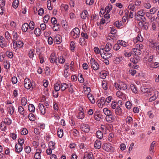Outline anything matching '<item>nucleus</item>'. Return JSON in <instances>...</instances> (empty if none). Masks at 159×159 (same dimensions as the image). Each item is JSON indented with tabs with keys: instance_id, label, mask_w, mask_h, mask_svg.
<instances>
[{
	"instance_id": "f8f14e48",
	"label": "nucleus",
	"mask_w": 159,
	"mask_h": 159,
	"mask_svg": "<svg viewBox=\"0 0 159 159\" xmlns=\"http://www.w3.org/2000/svg\"><path fill=\"white\" fill-rule=\"evenodd\" d=\"M38 107L41 113L43 115L45 114L46 112L45 107L43 104L39 103Z\"/></svg>"
},
{
	"instance_id": "603ef678",
	"label": "nucleus",
	"mask_w": 159,
	"mask_h": 159,
	"mask_svg": "<svg viewBox=\"0 0 159 159\" xmlns=\"http://www.w3.org/2000/svg\"><path fill=\"white\" fill-rule=\"evenodd\" d=\"M19 2L18 0H14L12 3L13 7L15 8H17L18 6Z\"/></svg>"
},
{
	"instance_id": "680f3d73",
	"label": "nucleus",
	"mask_w": 159,
	"mask_h": 159,
	"mask_svg": "<svg viewBox=\"0 0 159 159\" xmlns=\"http://www.w3.org/2000/svg\"><path fill=\"white\" fill-rule=\"evenodd\" d=\"M49 19V16L48 15H46L44 17L43 20L44 23H47Z\"/></svg>"
},
{
	"instance_id": "052dcab7",
	"label": "nucleus",
	"mask_w": 159,
	"mask_h": 159,
	"mask_svg": "<svg viewBox=\"0 0 159 159\" xmlns=\"http://www.w3.org/2000/svg\"><path fill=\"white\" fill-rule=\"evenodd\" d=\"M6 55L9 58H12L13 57V53L11 52L7 51L6 52Z\"/></svg>"
},
{
	"instance_id": "0e129e2a",
	"label": "nucleus",
	"mask_w": 159,
	"mask_h": 159,
	"mask_svg": "<svg viewBox=\"0 0 159 159\" xmlns=\"http://www.w3.org/2000/svg\"><path fill=\"white\" fill-rule=\"evenodd\" d=\"M25 151L26 153H29L31 152V148L29 146H27L25 147Z\"/></svg>"
},
{
	"instance_id": "bf43d9fd",
	"label": "nucleus",
	"mask_w": 159,
	"mask_h": 159,
	"mask_svg": "<svg viewBox=\"0 0 159 159\" xmlns=\"http://www.w3.org/2000/svg\"><path fill=\"white\" fill-rule=\"evenodd\" d=\"M4 67L7 69H8L10 68V64L9 62L4 61L3 62Z\"/></svg>"
},
{
	"instance_id": "4c0bfd02",
	"label": "nucleus",
	"mask_w": 159,
	"mask_h": 159,
	"mask_svg": "<svg viewBox=\"0 0 159 159\" xmlns=\"http://www.w3.org/2000/svg\"><path fill=\"white\" fill-rule=\"evenodd\" d=\"M107 83L106 80H103L102 82V88L105 90H107L108 89L107 85Z\"/></svg>"
},
{
	"instance_id": "6e6552de",
	"label": "nucleus",
	"mask_w": 159,
	"mask_h": 159,
	"mask_svg": "<svg viewBox=\"0 0 159 159\" xmlns=\"http://www.w3.org/2000/svg\"><path fill=\"white\" fill-rule=\"evenodd\" d=\"M150 46L152 49L156 50H159V43L152 41L149 44Z\"/></svg>"
},
{
	"instance_id": "b1692460",
	"label": "nucleus",
	"mask_w": 159,
	"mask_h": 159,
	"mask_svg": "<svg viewBox=\"0 0 159 159\" xmlns=\"http://www.w3.org/2000/svg\"><path fill=\"white\" fill-rule=\"evenodd\" d=\"M135 19L136 20L143 21V22H145L146 21L145 17H141L137 15H135Z\"/></svg>"
},
{
	"instance_id": "9d476101",
	"label": "nucleus",
	"mask_w": 159,
	"mask_h": 159,
	"mask_svg": "<svg viewBox=\"0 0 159 159\" xmlns=\"http://www.w3.org/2000/svg\"><path fill=\"white\" fill-rule=\"evenodd\" d=\"M95 119L97 121H100L102 118V115L98 111H96L94 113Z\"/></svg>"
},
{
	"instance_id": "72a5a7b5",
	"label": "nucleus",
	"mask_w": 159,
	"mask_h": 159,
	"mask_svg": "<svg viewBox=\"0 0 159 159\" xmlns=\"http://www.w3.org/2000/svg\"><path fill=\"white\" fill-rule=\"evenodd\" d=\"M28 109L30 112H33L34 111L35 108L33 104H30L28 106Z\"/></svg>"
},
{
	"instance_id": "1a4fd4ad",
	"label": "nucleus",
	"mask_w": 159,
	"mask_h": 159,
	"mask_svg": "<svg viewBox=\"0 0 159 159\" xmlns=\"http://www.w3.org/2000/svg\"><path fill=\"white\" fill-rule=\"evenodd\" d=\"M81 129L83 131L88 133L89 131V125L86 124H83L80 127Z\"/></svg>"
},
{
	"instance_id": "4d7b16f0",
	"label": "nucleus",
	"mask_w": 159,
	"mask_h": 159,
	"mask_svg": "<svg viewBox=\"0 0 159 159\" xmlns=\"http://www.w3.org/2000/svg\"><path fill=\"white\" fill-rule=\"evenodd\" d=\"M78 76H79V77L78 78V80L79 82L80 83H83L84 82V80L83 78L82 75L80 73L78 75Z\"/></svg>"
},
{
	"instance_id": "bb28decb",
	"label": "nucleus",
	"mask_w": 159,
	"mask_h": 159,
	"mask_svg": "<svg viewBox=\"0 0 159 159\" xmlns=\"http://www.w3.org/2000/svg\"><path fill=\"white\" fill-rule=\"evenodd\" d=\"M122 110L119 106H117L115 109V113L116 115H120L122 114Z\"/></svg>"
},
{
	"instance_id": "c9c22d12",
	"label": "nucleus",
	"mask_w": 159,
	"mask_h": 159,
	"mask_svg": "<svg viewBox=\"0 0 159 159\" xmlns=\"http://www.w3.org/2000/svg\"><path fill=\"white\" fill-rule=\"evenodd\" d=\"M63 134V130L62 129H58L57 132V135L58 136L61 138L62 137Z\"/></svg>"
},
{
	"instance_id": "79ce46f5",
	"label": "nucleus",
	"mask_w": 159,
	"mask_h": 159,
	"mask_svg": "<svg viewBox=\"0 0 159 159\" xmlns=\"http://www.w3.org/2000/svg\"><path fill=\"white\" fill-rule=\"evenodd\" d=\"M55 143L53 141H50L48 144V147L51 148L52 149L54 150L55 148Z\"/></svg>"
},
{
	"instance_id": "c756f323",
	"label": "nucleus",
	"mask_w": 159,
	"mask_h": 159,
	"mask_svg": "<svg viewBox=\"0 0 159 159\" xmlns=\"http://www.w3.org/2000/svg\"><path fill=\"white\" fill-rule=\"evenodd\" d=\"M34 33L37 36H39L41 34V31L39 28H36L34 30Z\"/></svg>"
},
{
	"instance_id": "423d86ee",
	"label": "nucleus",
	"mask_w": 159,
	"mask_h": 159,
	"mask_svg": "<svg viewBox=\"0 0 159 159\" xmlns=\"http://www.w3.org/2000/svg\"><path fill=\"white\" fill-rule=\"evenodd\" d=\"M154 89L153 88H151L149 89L145 87H143L141 88V90L143 92L146 93L148 95H151V93L154 90Z\"/></svg>"
},
{
	"instance_id": "473e14b6",
	"label": "nucleus",
	"mask_w": 159,
	"mask_h": 159,
	"mask_svg": "<svg viewBox=\"0 0 159 159\" xmlns=\"http://www.w3.org/2000/svg\"><path fill=\"white\" fill-rule=\"evenodd\" d=\"M7 125L3 121H2L0 125V128L2 131H4L7 129Z\"/></svg>"
},
{
	"instance_id": "e433bc0d",
	"label": "nucleus",
	"mask_w": 159,
	"mask_h": 159,
	"mask_svg": "<svg viewBox=\"0 0 159 159\" xmlns=\"http://www.w3.org/2000/svg\"><path fill=\"white\" fill-rule=\"evenodd\" d=\"M88 12L86 10H84L81 14V17L83 19H84L87 16Z\"/></svg>"
},
{
	"instance_id": "37998d69",
	"label": "nucleus",
	"mask_w": 159,
	"mask_h": 159,
	"mask_svg": "<svg viewBox=\"0 0 159 159\" xmlns=\"http://www.w3.org/2000/svg\"><path fill=\"white\" fill-rule=\"evenodd\" d=\"M54 89L55 91H58L61 89L60 84L58 82L54 84Z\"/></svg>"
},
{
	"instance_id": "de8ad7c7",
	"label": "nucleus",
	"mask_w": 159,
	"mask_h": 159,
	"mask_svg": "<svg viewBox=\"0 0 159 159\" xmlns=\"http://www.w3.org/2000/svg\"><path fill=\"white\" fill-rule=\"evenodd\" d=\"M60 27V25L59 24H56V25H53L52 29L54 31H58Z\"/></svg>"
},
{
	"instance_id": "864d4df0",
	"label": "nucleus",
	"mask_w": 159,
	"mask_h": 159,
	"mask_svg": "<svg viewBox=\"0 0 159 159\" xmlns=\"http://www.w3.org/2000/svg\"><path fill=\"white\" fill-rule=\"evenodd\" d=\"M122 59V58L121 57H116L115 58L114 60V62L116 64H118L121 60Z\"/></svg>"
},
{
	"instance_id": "a18cd8bd",
	"label": "nucleus",
	"mask_w": 159,
	"mask_h": 159,
	"mask_svg": "<svg viewBox=\"0 0 159 159\" xmlns=\"http://www.w3.org/2000/svg\"><path fill=\"white\" fill-rule=\"evenodd\" d=\"M18 111L19 113L21 115H22L23 116H24V109L21 106L19 107L18 108Z\"/></svg>"
},
{
	"instance_id": "09e8293b",
	"label": "nucleus",
	"mask_w": 159,
	"mask_h": 159,
	"mask_svg": "<svg viewBox=\"0 0 159 159\" xmlns=\"http://www.w3.org/2000/svg\"><path fill=\"white\" fill-rule=\"evenodd\" d=\"M28 117L29 120L31 121H34L35 120V118L34 114L30 113Z\"/></svg>"
},
{
	"instance_id": "e2e57ef3",
	"label": "nucleus",
	"mask_w": 159,
	"mask_h": 159,
	"mask_svg": "<svg viewBox=\"0 0 159 159\" xmlns=\"http://www.w3.org/2000/svg\"><path fill=\"white\" fill-rule=\"evenodd\" d=\"M70 49L72 51H74L75 48V43L73 41H71L70 43Z\"/></svg>"
},
{
	"instance_id": "49530a36",
	"label": "nucleus",
	"mask_w": 159,
	"mask_h": 159,
	"mask_svg": "<svg viewBox=\"0 0 159 159\" xmlns=\"http://www.w3.org/2000/svg\"><path fill=\"white\" fill-rule=\"evenodd\" d=\"M12 35L13 38V41L14 43H15V42H16V40L17 39L18 35L17 34V33L13 32L12 33Z\"/></svg>"
},
{
	"instance_id": "a211bd4d",
	"label": "nucleus",
	"mask_w": 159,
	"mask_h": 159,
	"mask_svg": "<svg viewBox=\"0 0 159 159\" xmlns=\"http://www.w3.org/2000/svg\"><path fill=\"white\" fill-rule=\"evenodd\" d=\"M101 142L99 140H97L95 142L94 147L97 149H99L101 147Z\"/></svg>"
},
{
	"instance_id": "13d9d810",
	"label": "nucleus",
	"mask_w": 159,
	"mask_h": 159,
	"mask_svg": "<svg viewBox=\"0 0 159 159\" xmlns=\"http://www.w3.org/2000/svg\"><path fill=\"white\" fill-rule=\"evenodd\" d=\"M28 25H29V28L31 30H33L34 29V23L33 21H30L29 24H28Z\"/></svg>"
},
{
	"instance_id": "4468645a",
	"label": "nucleus",
	"mask_w": 159,
	"mask_h": 159,
	"mask_svg": "<svg viewBox=\"0 0 159 159\" xmlns=\"http://www.w3.org/2000/svg\"><path fill=\"white\" fill-rule=\"evenodd\" d=\"M158 93H159L158 91H155L154 92L153 95L149 98V101L151 102L155 100L158 96Z\"/></svg>"
},
{
	"instance_id": "3c124183",
	"label": "nucleus",
	"mask_w": 159,
	"mask_h": 159,
	"mask_svg": "<svg viewBox=\"0 0 159 159\" xmlns=\"http://www.w3.org/2000/svg\"><path fill=\"white\" fill-rule=\"evenodd\" d=\"M16 45L19 48H20L23 46V43L20 41H16Z\"/></svg>"
},
{
	"instance_id": "7ed1b4c3",
	"label": "nucleus",
	"mask_w": 159,
	"mask_h": 159,
	"mask_svg": "<svg viewBox=\"0 0 159 159\" xmlns=\"http://www.w3.org/2000/svg\"><path fill=\"white\" fill-rule=\"evenodd\" d=\"M102 148L106 152L112 153L115 151V148L113 145L111 143H105L102 145Z\"/></svg>"
},
{
	"instance_id": "39448f33",
	"label": "nucleus",
	"mask_w": 159,
	"mask_h": 159,
	"mask_svg": "<svg viewBox=\"0 0 159 159\" xmlns=\"http://www.w3.org/2000/svg\"><path fill=\"white\" fill-rule=\"evenodd\" d=\"M24 86L27 89H30L31 88L33 89V84L28 78H26L24 80Z\"/></svg>"
},
{
	"instance_id": "f704fd0d",
	"label": "nucleus",
	"mask_w": 159,
	"mask_h": 159,
	"mask_svg": "<svg viewBox=\"0 0 159 159\" xmlns=\"http://www.w3.org/2000/svg\"><path fill=\"white\" fill-rule=\"evenodd\" d=\"M100 74L101 78L102 79H105L108 73L107 71H104L101 72Z\"/></svg>"
},
{
	"instance_id": "6e6d98bb",
	"label": "nucleus",
	"mask_w": 159,
	"mask_h": 159,
	"mask_svg": "<svg viewBox=\"0 0 159 159\" xmlns=\"http://www.w3.org/2000/svg\"><path fill=\"white\" fill-rule=\"evenodd\" d=\"M9 45V44L7 42L4 41L2 42H1L0 46L1 48H3L4 47H7Z\"/></svg>"
},
{
	"instance_id": "f3484780",
	"label": "nucleus",
	"mask_w": 159,
	"mask_h": 159,
	"mask_svg": "<svg viewBox=\"0 0 159 159\" xmlns=\"http://www.w3.org/2000/svg\"><path fill=\"white\" fill-rule=\"evenodd\" d=\"M131 52L133 54L136 55L137 56L140 55L141 51L138 48H134L132 49Z\"/></svg>"
},
{
	"instance_id": "f257e3e1",
	"label": "nucleus",
	"mask_w": 159,
	"mask_h": 159,
	"mask_svg": "<svg viewBox=\"0 0 159 159\" xmlns=\"http://www.w3.org/2000/svg\"><path fill=\"white\" fill-rule=\"evenodd\" d=\"M105 114L107 116L105 118L106 120L108 122H110L115 119V116L112 115V112L107 108H104L103 110Z\"/></svg>"
},
{
	"instance_id": "ddd939ff",
	"label": "nucleus",
	"mask_w": 159,
	"mask_h": 159,
	"mask_svg": "<svg viewBox=\"0 0 159 159\" xmlns=\"http://www.w3.org/2000/svg\"><path fill=\"white\" fill-rule=\"evenodd\" d=\"M23 149L22 145L19 144H16L15 146V150L16 152L18 153L20 152Z\"/></svg>"
},
{
	"instance_id": "2f4dec72",
	"label": "nucleus",
	"mask_w": 159,
	"mask_h": 159,
	"mask_svg": "<svg viewBox=\"0 0 159 159\" xmlns=\"http://www.w3.org/2000/svg\"><path fill=\"white\" fill-rule=\"evenodd\" d=\"M117 43L120 47H126L127 46L126 42L123 40H118L117 41Z\"/></svg>"
},
{
	"instance_id": "412c9836",
	"label": "nucleus",
	"mask_w": 159,
	"mask_h": 159,
	"mask_svg": "<svg viewBox=\"0 0 159 159\" xmlns=\"http://www.w3.org/2000/svg\"><path fill=\"white\" fill-rule=\"evenodd\" d=\"M143 40V38L141 36V34H139L136 38L134 39V43H137L138 41L142 42Z\"/></svg>"
},
{
	"instance_id": "2eb2a0df",
	"label": "nucleus",
	"mask_w": 159,
	"mask_h": 159,
	"mask_svg": "<svg viewBox=\"0 0 159 159\" xmlns=\"http://www.w3.org/2000/svg\"><path fill=\"white\" fill-rule=\"evenodd\" d=\"M42 150L40 149H37L36 152L34 154V157L35 159H40V153H41Z\"/></svg>"
},
{
	"instance_id": "58836bf2",
	"label": "nucleus",
	"mask_w": 159,
	"mask_h": 159,
	"mask_svg": "<svg viewBox=\"0 0 159 159\" xmlns=\"http://www.w3.org/2000/svg\"><path fill=\"white\" fill-rule=\"evenodd\" d=\"M96 136L98 139H101L103 138V133L100 131L98 130L96 133Z\"/></svg>"
},
{
	"instance_id": "a19ab883",
	"label": "nucleus",
	"mask_w": 159,
	"mask_h": 159,
	"mask_svg": "<svg viewBox=\"0 0 159 159\" xmlns=\"http://www.w3.org/2000/svg\"><path fill=\"white\" fill-rule=\"evenodd\" d=\"M123 22L122 21H116L115 23V25L118 28H120L123 26Z\"/></svg>"
},
{
	"instance_id": "8fccbe9b",
	"label": "nucleus",
	"mask_w": 159,
	"mask_h": 159,
	"mask_svg": "<svg viewBox=\"0 0 159 159\" xmlns=\"http://www.w3.org/2000/svg\"><path fill=\"white\" fill-rule=\"evenodd\" d=\"M84 113L82 111H80L78 115L77 116V117L79 119H82L84 117Z\"/></svg>"
},
{
	"instance_id": "774afa93",
	"label": "nucleus",
	"mask_w": 159,
	"mask_h": 159,
	"mask_svg": "<svg viewBox=\"0 0 159 159\" xmlns=\"http://www.w3.org/2000/svg\"><path fill=\"white\" fill-rule=\"evenodd\" d=\"M132 106V104L129 101H127L125 103V106L126 108L128 109H130Z\"/></svg>"
},
{
	"instance_id": "cd10ccee",
	"label": "nucleus",
	"mask_w": 159,
	"mask_h": 159,
	"mask_svg": "<svg viewBox=\"0 0 159 159\" xmlns=\"http://www.w3.org/2000/svg\"><path fill=\"white\" fill-rule=\"evenodd\" d=\"M112 45L110 43H107L104 48L105 52L109 51L112 48Z\"/></svg>"
},
{
	"instance_id": "20e7f679",
	"label": "nucleus",
	"mask_w": 159,
	"mask_h": 159,
	"mask_svg": "<svg viewBox=\"0 0 159 159\" xmlns=\"http://www.w3.org/2000/svg\"><path fill=\"white\" fill-rule=\"evenodd\" d=\"M71 35L74 39L78 38L80 35V31L78 28L73 29L70 33Z\"/></svg>"
},
{
	"instance_id": "f03ea898",
	"label": "nucleus",
	"mask_w": 159,
	"mask_h": 159,
	"mask_svg": "<svg viewBox=\"0 0 159 159\" xmlns=\"http://www.w3.org/2000/svg\"><path fill=\"white\" fill-rule=\"evenodd\" d=\"M113 85L119 90H125L127 89V88L126 84L122 82H120L118 83H115Z\"/></svg>"
},
{
	"instance_id": "c03bdc74",
	"label": "nucleus",
	"mask_w": 159,
	"mask_h": 159,
	"mask_svg": "<svg viewBox=\"0 0 159 159\" xmlns=\"http://www.w3.org/2000/svg\"><path fill=\"white\" fill-rule=\"evenodd\" d=\"M34 53L35 51L34 49H30L29 52V57L30 58H33L34 57Z\"/></svg>"
},
{
	"instance_id": "9b49d317",
	"label": "nucleus",
	"mask_w": 159,
	"mask_h": 159,
	"mask_svg": "<svg viewBox=\"0 0 159 159\" xmlns=\"http://www.w3.org/2000/svg\"><path fill=\"white\" fill-rule=\"evenodd\" d=\"M100 102L98 103V105L99 107L102 108L106 102V99L104 97H102L100 99Z\"/></svg>"
},
{
	"instance_id": "5fc2aeb1",
	"label": "nucleus",
	"mask_w": 159,
	"mask_h": 159,
	"mask_svg": "<svg viewBox=\"0 0 159 159\" xmlns=\"http://www.w3.org/2000/svg\"><path fill=\"white\" fill-rule=\"evenodd\" d=\"M49 60L51 63H54L55 62L57 63V61L55 60V57L53 56L52 54H51Z\"/></svg>"
},
{
	"instance_id": "0eeeda50",
	"label": "nucleus",
	"mask_w": 159,
	"mask_h": 159,
	"mask_svg": "<svg viewBox=\"0 0 159 159\" xmlns=\"http://www.w3.org/2000/svg\"><path fill=\"white\" fill-rule=\"evenodd\" d=\"M91 66L95 70H96L99 68V66L98 63L96 62L94 58H91L90 60Z\"/></svg>"
},
{
	"instance_id": "4be33fe9",
	"label": "nucleus",
	"mask_w": 159,
	"mask_h": 159,
	"mask_svg": "<svg viewBox=\"0 0 159 159\" xmlns=\"http://www.w3.org/2000/svg\"><path fill=\"white\" fill-rule=\"evenodd\" d=\"M83 159H94L93 155L91 153L85 154Z\"/></svg>"
},
{
	"instance_id": "ea45409f",
	"label": "nucleus",
	"mask_w": 159,
	"mask_h": 159,
	"mask_svg": "<svg viewBox=\"0 0 159 159\" xmlns=\"http://www.w3.org/2000/svg\"><path fill=\"white\" fill-rule=\"evenodd\" d=\"M145 14V12H144V11L143 10H141L139 11L135 15H137L139 16L144 17V16Z\"/></svg>"
},
{
	"instance_id": "c85d7f7f",
	"label": "nucleus",
	"mask_w": 159,
	"mask_h": 159,
	"mask_svg": "<svg viewBox=\"0 0 159 159\" xmlns=\"http://www.w3.org/2000/svg\"><path fill=\"white\" fill-rule=\"evenodd\" d=\"M3 121L7 125H10L12 123L11 120L8 118H5L4 119Z\"/></svg>"
},
{
	"instance_id": "aec40b11",
	"label": "nucleus",
	"mask_w": 159,
	"mask_h": 159,
	"mask_svg": "<svg viewBox=\"0 0 159 159\" xmlns=\"http://www.w3.org/2000/svg\"><path fill=\"white\" fill-rule=\"evenodd\" d=\"M60 37V35H57L54 38V41L57 44H60L61 41Z\"/></svg>"
},
{
	"instance_id": "338daca9",
	"label": "nucleus",
	"mask_w": 159,
	"mask_h": 159,
	"mask_svg": "<svg viewBox=\"0 0 159 159\" xmlns=\"http://www.w3.org/2000/svg\"><path fill=\"white\" fill-rule=\"evenodd\" d=\"M157 10V8L153 7L150 10V13L151 14H154L156 12Z\"/></svg>"
},
{
	"instance_id": "dca6fc26",
	"label": "nucleus",
	"mask_w": 159,
	"mask_h": 159,
	"mask_svg": "<svg viewBox=\"0 0 159 159\" xmlns=\"http://www.w3.org/2000/svg\"><path fill=\"white\" fill-rule=\"evenodd\" d=\"M122 128L124 129V131L127 133L129 134L130 132L131 127L127 125H122Z\"/></svg>"
},
{
	"instance_id": "a878e982",
	"label": "nucleus",
	"mask_w": 159,
	"mask_h": 159,
	"mask_svg": "<svg viewBox=\"0 0 159 159\" xmlns=\"http://www.w3.org/2000/svg\"><path fill=\"white\" fill-rule=\"evenodd\" d=\"M68 87V85L66 83H62L60 84L61 90L62 91H64Z\"/></svg>"
},
{
	"instance_id": "6ab92c4d",
	"label": "nucleus",
	"mask_w": 159,
	"mask_h": 159,
	"mask_svg": "<svg viewBox=\"0 0 159 159\" xmlns=\"http://www.w3.org/2000/svg\"><path fill=\"white\" fill-rule=\"evenodd\" d=\"M104 52V54H101V57L104 59L109 58H110L112 56V54L108 52Z\"/></svg>"
},
{
	"instance_id": "393cba45",
	"label": "nucleus",
	"mask_w": 159,
	"mask_h": 159,
	"mask_svg": "<svg viewBox=\"0 0 159 159\" xmlns=\"http://www.w3.org/2000/svg\"><path fill=\"white\" fill-rule=\"evenodd\" d=\"M7 110L8 112L11 115L14 112V108L12 106H9L7 108Z\"/></svg>"
},
{
	"instance_id": "5701e85b",
	"label": "nucleus",
	"mask_w": 159,
	"mask_h": 159,
	"mask_svg": "<svg viewBox=\"0 0 159 159\" xmlns=\"http://www.w3.org/2000/svg\"><path fill=\"white\" fill-rule=\"evenodd\" d=\"M87 97L92 103L93 104L95 103V100L92 94L89 93L87 95Z\"/></svg>"
},
{
	"instance_id": "69168bd1",
	"label": "nucleus",
	"mask_w": 159,
	"mask_h": 159,
	"mask_svg": "<svg viewBox=\"0 0 159 159\" xmlns=\"http://www.w3.org/2000/svg\"><path fill=\"white\" fill-rule=\"evenodd\" d=\"M27 99L25 98H23L21 100V104L23 106H25L27 102Z\"/></svg>"
},
{
	"instance_id": "7c9ffc66",
	"label": "nucleus",
	"mask_w": 159,
	"mask_h": 159,
	"mask_svg": "<svg viewBox=\"0 0 159 159\" xmlns=\"http://www.w3.org/2000/svg\"><path fill=\"white\" fill-rule=\"evenodd\" d=\"M29 25L27 23H25L23 24L22 26V30L25 32H26L28 29Z\"/></svg>"
}]
</instances>
